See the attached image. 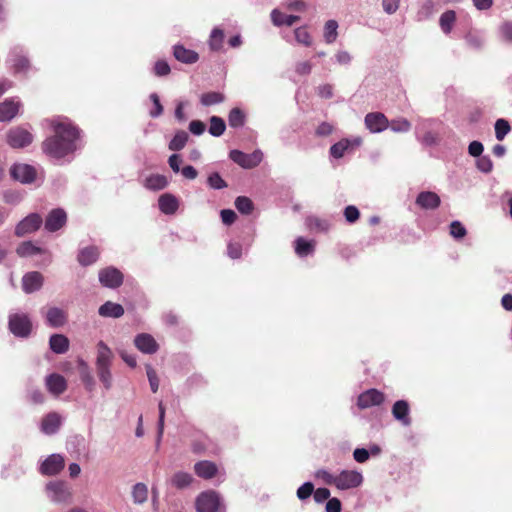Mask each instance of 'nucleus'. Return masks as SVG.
Segmentation results:
<instances>
[{"label":"nucleus","mask_w":512,"mask_h":512,"mask_svg":"<svg viewBox=\"0 0 512 512\" xmlns=\"http://www.w3.org/2000/svg\"><path fill=\"white\" fill-rule=\"evenodd\" d=\"M366 128L371 133H380L388 128L389 121L387 117L380 112H371L364 119Z\"/></svg>","instance_id":"nucleus-14"},{"label":"nucleus","mask_w":512,"mask_h":512,"mask_svg":"<svg viewBox=\"0 0 512 512\" xmlns=\"http://www.w3.org/2000/svg\"><path fill=\"white\" fill-rule=\"evenodd\" d=\"M456 20V13L453 10H447L440 16L439 25L445 34H449Z\"/></svg>","instance_id":"nucleus-36"},{"label":"nucleus","mask_w":512,"mask_h":512,"mask_svg":"<svg viewBox=\"0 0 512 512\" xmlns=\"http://www.w3.org/2000/svg\"><path fill=\"white\" fill-rule=\"evenodd\" d=\"M363 475L357 470H341L335 475V486L339 490H350L361 486Z\"/></svg>","instance_id":"nucleus-5"},{"label":"nucleus","mask_w":512,"mask_h":512,"mask_svg":"<svg viewBox=\"0 0 512 512\" xmlns=\"http://www.w3.org/2000/svg\"><path fill=\"white\" fill-rule=\"evenodd\" d=\"M45 318L47 325L53 328L62 327L67 322L65 311L58 307L49 308Z\"/></svg>","instance_id":"nucleus-21"},{"label":"nucleus","mask_w":512,"mask_h":512,"mask_svg":"<svg viewBox=\"0 0 512 512\" xmlns=\"http://www.w3.org/2000/svg\"><path fill=\"white\" fill-rule=\"evenodd\" d=\"M150 99L153 103L154 108L149 112L152 118H157L163 113V106L160 102L159 96L156 93L150 95Z\"/></svg>","instance_id":"nucleus-57"},{"label":"nucleus","mask_w":512,"mask_h":512,"mask_svg":"<svg viewBox=\"0 0 512 512\" xmlns=\"http://www.w3.org/2000/svg\"><path fill=\"white\" fill-rule=\"evenodd\" d=\"M360 216L359 210L356 206L349 205L344 210V217L347 222L354 223Z\"/></svg>","instance_id":"nucleus-58"},{"label":"nucleus","mask_w":512,"mask_h":512,"mask_svg":"<svg viewBox=\"0 0 512 512\" xmlns=\"http://www.w3.org/2000/svg\"><path fill=\"white\" fill-rule=\"evenodd\" d=\"M20 257H29L43 252V249L34 245L31 241L22 242L16 249Z\"/></svg>","instance_id":"nucleus-35"},{"label":"nucleus","mask_w":512,"mask_h":512,"mask_svg":"<svg viewBox=\"0 0 512 512\" xmlns=\"http://www.w3.org/2000/svg\"><path fill=\"white\" fill-rule=\"evenodd\" d=\"M384 394L376 389H369L358 396L357 405L360 409L370 408L382 404Z\"/></svg>","instance_id":"nucleus-15"},{"label":"nucleus","mask_w":512,"mask_h":512,"mask_svg":"<svg viewBox=\"0 0 512 512\" xmlns=\"http://www.w3.org/2000/svg\"><path fill=\"white\" fill-rule=\"evenodd\" d=\"M98 313L102 317L120 318L124 314V308L118 303L107 301L99 307Z\"/></svg>","instance_id":"nucleus-30"},{"label":"nucleus","mask_w":512,"mask_h":512,"mask_svg":"<svg viewBox=\"0 0 512 512\" xmlns=\"http://www.w3.org/2000/svg\"><path fill=\"white\" fill-rule=\"evenodd\" d=\"M46 492L52 502L67 504L72 501V490L64 481H50L46 485Z\"/></svg>","instance_id":"nucleus-4"},{"label":"nucleus","mask_w":512,"mask_h":512,"mask_svg":"<svg viewBox=\"0 0 512 512\" xmlns=\"http://www.w3.org/2000/svg\"><path fill=\"white\" fill-rule=\"evenodd\" d=\"M229 158L245 169H251L258 166L262 159L263 153L261 150H255L250 154H246L240 150H231L229 152Z\"/></svg>","instance_id":"nucleus-6"},{"label":"nucleus","mask_w":512,"mask_h":512,"mask_svg":"<svg viewBox=\"0 0 512 512\" xmlns=\"http://www.w3.org/2000/svg\"><path fill=\"white\" fill-rule=\"evenodd\" d=\"M66 222V212L62 208H55L48 213L44 227L48 232H56L60 230Z\"/></svg>","instance_id":"nucleus-11"},{"label":"nucleus","mask_w":512,"mask_h":512,"mask_svg":"<svg viewBox=\"0 0 512 512\" xmlns=\"http://www.w3.org/2000/svg\"><path fill=\"white\" fill-rule=\"evenodd\" d=\"M388 127L396 133L408 132L411 129V123L405 118L394 119L389 122Z\"/></svg>","instance_id":"nucleus-48"},{"label":"nucleus","mask_w":512,"mask_h":512,"mask_svg":"<svg viewBox=\"0 0 512 512\" xmlns=\"http://www.w3.org/2000/svg\"><path fill=\"white\" fill-rule=\"evenodd\" d=\"M134 344L138 350L145 354H154L159 349L154 337L148 333L138 334L134 339Z\"/></svg>","instance_id":"nucleus-16"},{"label":"nucleus","mask_w":512,"mask_h":512,"mask_svg":"<svg viewBox=\"0 0 512 512\" xmlns=\"http://www.w3.org/2000/svg\"><path fill=\"white\" fill-rule=\"evenodd\" d=\"M295 39L298 43L303 44L304 46H310L312 44V39L310 33L307 31L306 27H298L294 31Z\"/></svg>","instance_id":"nucleus-50"},{"label":"nucleus","mask_w":512,"mask_h":512,"mask_svg":"<svg viewBox=\"0 0 512 512\" xmlns=\"http://www.w3.org/2000/svg\"><path fill=\"white\" fill-rule=\"evenodd\" d=\"M61 422L60 415L56 412H51L42 419L40 429L46 435H53L59 430Z\"/></svg>","instance_id":"nucleus-18"},{"label":"nucleus","mask_w":512,"mask_h":512,"mask_svg":"<svg viewBox=\"0 0 512 512\" xmlns=\"http://www.w3.org/2000/svg\"><path fill=\"white\" fill-rule=\"evenodd\" d=\"M158 206L162 213L172 215L177 211L179 202L174 195L165 193L159 197Z\"/></svg>","instance_id":"nucleus-24"},{"label":"nucleus","mask_w":512,"mask_h":512,"mask_svg":"<svg viewBox=\"0 0 512 512\" xmlns=\"http://www.w3.org/2000/svg\"><path fill=\"white\" fill-rule=\"evenodd\" d=\"M99 250L95 246H88L81 249L78 253L77 260L82 266H89L97 261Z\"/></svg>","instance_id":"nucleus-28"},{"label":"nucleus","mask_w":512,"mask_h":512,"mask_svg":"<svg viewBox=\"0 0 512 512\" xmlns=\"http://www.w3.org/2000/svg\"><path fill=\"white\" fill-rule=\"evenodd\" d=\"M338 23L335 20H328L324 27V39L326 43L331 44L337 38Z\"/></svg>","instance_id":"nucleus-44"},{"label":"nucleus","mask_w":512,"mask_h":512,"mask_svg":"<svg viewBox=\"0 0 512 512\" xmlns=\"http://www.w3.org/2000/svg\"><path fill=\"white\" fill-rule=\"evenodd\" d=\"M7 143L12 148H24L33 141L32 133L21 126L13 127L7 132Z\"/></svg>","instance_id":"nucleus-7"},{"label":"nucleus","mask_w":512,"mask_h":512,"mask_svg":"<svg viewBox=\"0 0 512 512\" xmlns=\"http://www.w3.org/2000/svg\"><path fill=\"white\" fill-rule=\"evenodd\" d=\"M484 146L480 141H472L468 146V153L473 157H479L482 155Z\"/></svg>","instance_id":"nucleus-62"},{"label":"nucleus","mask_w":512,"mask_h":512,"mask_svg":"<svg viewBox=\"0 0 512 512\" xmlns=\"http://www.w3.org/2000/svg\"><path fill=\"white\" fill-rule=\"evenodd\" d=\"M307 224L310 229H317L320 231H327L329 229V223L326 220H321L317 217L308 218Z\"/></svg>","instance_id":"nucleus-56"},{"label":"nucleus","mask_w":512,"mask_h":512,"mask_svg":"<svg viewBox=\"0 0 512 512\" xmlns=\"http://www.w3.org/2000/svg\"><path fill=\"white\" fill-rule=\"evenodd\" d=\"M8 327L10 332L18 338H27L32 331V322L25 313L9 315Z\"/></svg>","instance_id":"nucleus-3"},{"label":"nucleus","mask_w":512,"mask_h":512,"mask_svg":"<svg viewBox=\"0 0 512 512\" xmlns=\"http://www.w3.org/2000/svg\"><path fill=\"white\" fill-rule=\"evenodd\" d=\"M170 71V66L166 61L159 60L154 65V73L157 76H166Z\"/></svg>","instance_id":"nucleus-60"},{"label":"nucleus","mask_w":512,"mask_h":512,"mask_svg":"<svg viewBox=\"0 0 512 512\" xmlns=\"http://www.w3.org/2000/svg\"><path fill=\"white\" fill-rule=\"evenodd\" d=\"M314 492V485L311 482H305L303 483L298 489H297V497L300 500H306L308 499Z\"/></svg>","instance_id":"nucleus-53"},{"label":"nucleus","mask_w":512,"mask_h":512,"mask_svg":"<svg viewBox=\"0 0 512 512\" xmlns=\"http://www.w3.org/2000/svg\"><path fill=\"white\" fill-rule=\"evenodd\" d=\"M299 20H300L299 16L286 15L278 9H273L271 12V21L277 27L284 26V25L290 27Z\"/></svg>","instance_id":"nucleus-31"},{"label":"nucleus","mask_w":512,"mask_h":512,"mask_svg":"<svg viewBox=\"0 0 512 512\" xmlns=\"http://www.w3.org/2000/svg\"><path fill=\"white\" fill-rule=\"evenodd\" d=\"M9 61L15 72H24L29 68V60L22 54V49L15 47L9 56Z\"/></svg>","instance_id":"nucleus-23"},{"label":"nucleus","mask_w":512,"mask_h":512,"mask_svg":"<svg viewBox=\"0 0 512 512\" xmlns=\"http://www.w3.org/2000/svg\"><path fill=\"white\" fill-rule=\"evenodd\" d=\"M43 223V219L38 213H31L23 218L15 227V235L23 237L27 234L37 231Z\"/></svg>","instance_id":"nucleus-9"},{"label":"nucleus","mask_w":512,"mask_h":512,"mask_svg":"<svg viewBox=\"0 0 512 512\" xmlns=\"http://www.w3.org/2000/svg\"><path fill=\"white\" fill-rule=\"evenodd\" d=\"M194 470L197 476L203 479L213 478L218 471L216 464L207 460L197 462L194 465Z\"/></svg>","instance_id":"nucleus-27"},{"label":"nucleus","mask_w":512,"mask_h":512,"mask_svg":"<svg viewBox=\"0 0 512 512\" xmlns=\"http://www.w3.org/2000/svg\"><path fill=\"white\" fill-rule=\"evenodd\" d=\"M54 135L42 143L43 152L53 159H63L80 148L81 131L66 118L50 120Z\"/></svg>","instance_id":"nucleus-1"},{"label":"nucleus","mask_w":512,"mask_h":512,"mask_svg":"<svg viewBox=\"0 0 512 512\" xmlns=\"http://www.w3.org/2000/svg\"><path fill=\"white\" fill-rule=\"evenodd\" d=\"M43 276L39 272L26 273L22 278V287L26 293H32L39 290L43 285Z\"/></svg>","instance_id":"nucleus-19"},{"label":"nucleus","mask_w":512,"mask_h":512,"mask_svg":"<svg viewBox=\"0 0 512 512\" xmlns=\"http://www.w3.org/2000/svg\"><path fill=\"white\" fill-rule=\"evenodd\" d=\"M65 465L63 456L52 454L48 456L40 466V472L43 475L53 476L60 473Z\"/></svg>","instance_id":"nucleus-12"},{"label":"nucleus","mask_w":512,"mask_h":512,"mask_svg":"<svg viewBox=\"0 0 512 512\" xmlns=\"http://www.w3.org/2000/svg\"><path fill=\"white\" fill-rule=\"evenodd\" d=\"M476 167L483 173H490L493 169V162L488 155H481L477 157Z\"/></svg>","instance_id":"nucleus-51"},{"label":"nucleus","mask_w":512,"mask_h":512,"mask_svg":"<svg viewBox=\"0 0 512 512\" xmlns=\"http://www.w3.org/2000/svg\"><path fill=\"white\" fill-rule=\"evenodd\" d=\"M188 138H189V135L186 131H184V130L177 131L169 143V149L172 151L182 150L185 147V145L188 141Z\"/></svg>","instance_id":"nucleus-37"},{"label":"nucleus","mask_w":512,"mask_h":512,"mask_svg":"<svg viewBox=\"0 0 512 512\" xmlns=\"http://www.w3.org/2000/svg\"><path fill=\"white\" fill-rule=\"evenodd\" d=\"M225 97L220 92H207L202 94L200 102L203 106H212L224 102Z\"/></svg>","instance_id":"nucleus-43"},{"label":"nucleus","mask_w":512,"mask_h":512,"mask_svg":"<svg viewBox=\"0 0 512 512\" xmlns=\"http://www.w3.org/2000/svg\"><path fill=\"white\" fill-rule=\"evenodd\" d=\"M146 373L152 392L156 393L159 388V378L156 371L150 365L146 366Z\"/></svg>","instance_id":"nucleus-54"},{"label":"nucleus","mask_w":512,"mask_h":512,"mask_svg":"<svg viewBox=\"0 0 512 512\" xmlns=\"http://www.w3.org/2000/svg\"><path fill=\"white\" fill-rule=\"evenodd\" d=\"M11 176L23 184H30L36 179V169L29 164H14L10 170Z\"/></svg>","instance_id":"nucleus-10"},{"label":"nucleus","mask_w":512,"mask_h":512,"mask_svg":"<svg viewBox=\"0 0 512 512\" xmlns=\"http://www.w3.org/2000/svg\"><path fill=\"white\" fill-rule=\"evenodd\" d=\"M132 498L135 504H143L148 498V488L144 483H136L132 488Z\"/></svg>","instance_id":"nucleus-39"},{"label":"nucleus","mask_w":512,"mask_h":512,"mask_svg":"<svg viewBox=\"0 0 512 512\" xmlns=\"http://www.w3.org/2000/svg\"><path fill=\"white\" fill-rule=\"evenodd\" d=\"M226 129L225 121L218 116H212L210 118L209 133L213 137H220L223 135Z\"/></svg>","instance_id":"nucleus-40"},{"label":"nucleus","mask_w":512,"mask_h":512,"mask_svg":"<svg viewBox=\"0 0 512 512\" xmlns=\"http://www.w3.org/2000/svg\"><path fill=\"white\" fill-rule=\"evenodd\" d=\"M349 146L350 141L348 139H342L330 147V155L336 159H339L344 156Z\"/></svg>","instance_id":"nucleus-45"},{"label":"nucleus","mask_w":512,"mask_h":512,"mask_svg":"<svg viewBox=\"0 0 512 512\" xmlns=\"http://www.w3.org/2000/svg\"><path fill=\"white\" fill-rule=\"evenodd\" d=\"M224 32L220 28H214L210 34L209 47L213 51H219L223 47Z\"/></svg>","instance_id":"nucleus-41"},{"label":"nucleus","mask_w":512,"mask_h":512,"mask_svg":"<svg viewBox=\"0 0 512 512\" xmlns=\"http://www.w3.org/2000/svg\"><path fill=\"white\" fill-rule=\"evenodd\" d=\"M326 512H341V502L338 498H329L325 506Z\"/></svg>","instance_id":"nucleus-64"},{"label":"nucleus","mask_w":512,"mask_h":512,"mask_svg":"<svg viewBox=\"0 0 512 512\" xmlns=\"http://www.w3.org/2000/svg\"><path fill=\"white\" fill-rule=\"evenodd\" d=\"M168 185L166 176L160 174H152L145 179L144 186L153 191L164 189Z\"/></svg>","instance_id":"nucleus-33"},{"label":"nucleus","mask_w":512,"mask_h":512,"mask_svg":"<svg viewBox=\"0 0 512 512\" xmlns=\"http://www.w3.org/2000/svg\"><path fill=\"white\" fill-rule=\"evenodd\" d=\"M46 387L53 395H60L67 389L65 378L57 373H52L46 377Z\"/></svg>","instance_id":"nucleus-20"},{"label":"nucleus","mask_w":512,"mask_h":512,"mask_svg":"<svg viewBox=\"0 0 512 512\" xmlns=\"http://www.w3.org/2000/svg\"><path fill=\"white\" fill-rule=\"evenodd\" d=\"M113 353L111 349L103 342L97 344L96 371L99 380L106 390L112 387L111 364Z\"/></svg>","instance_id":"nucleus-2"},{"label":"nucleus","mask_w":512,"mask_h":512,"mask_svg":"<svg viewBox=\"0 0 512 512\" xmlns=\"http://www.w3.org/2000/svg\"><path fill=\"white\" fill-rule=\"evenodd\" d=\"M100 283L108 288H117L123 282V274L114 267H108L99 271Z\"/></svg>","instance_id":"nucleus-13"},{"label":"nucleus","mask_w":512,"mask_h":512,"mask_svg":"<svg viewBox=\"0 0 512 512\" xmlns=\"http://www.w3.org/2000/svg\"><path fill=\"white\" fill-rule=\"evenodd\" d=\"M245 114L240 108H233L228 115V123L232 128H240L245 124Z\"/></svg>","instance_id":"nucleus-38"},{"label":"nucleus","mask_w":512,"mask_h":512,"mask_svg":"<svg viewBox=\"0 0 512 512\" xmlns=\"http://www.w3.org/2000/svg\"><path fill=\"white\" fill-rule=\"evenodd\" d=\"M314 242L307 241L303 237L295 240V252L299 257H306L314 252Z\"/></svg>","instance_id":"nucleus-34"},{"label":"nucleus","mask_w":512,"mask_h":512,"mask_svg":"<svg viewBox=\"0 0 512 512\" xmlns=\"http://www.w3.org/2000/svg\"><path fill=\"white\" fill-rule=\"evenodd\" d=\"M235 207L240 213L248 215L253 210V203L248 197L239 196L235 200Z\"/></svg>","instance_id":"nucleus-47"},{"label":"nucleus","mask_w":512,"mask_h":512,"mask_svg":"<svg viewBox=\"0 0 512 512\" xmlns=\"http://www.w3.org/2000/svg\"><path fill=\"white\" fill-rule=\"evenodd\" d=\"M192 481V475L186 472H177L173 475L171 479L172 485L178 489L188 487L192 483Z\"/></svg>","instance_id":"nucleus-42"},{"label":"nucleus","mask_w":512,"mask_h":512,"mask_svg":"<svg viewBox=\"0 0 512 512\" xmlns=\"http://www.w3.org/2000/svg\"><path fill=\"white\" fill-rule=\"evenodd\" d=\"M220 506L221 500L215 491L203 492L196 499L197 512H217Z\"/></svg>","instance_id":"nucleus-8"},{"label":"nucleus","mask_w":512,"mask_h":512,"mask_svg":"<svg viewBox=\"0 0 512 512\" xmlns=\"http://www.w3.org/2000/svg\"><path fill=\"white\" fill-rule=\"evenodd\" d=\"M221 220L225 225H231L235 222L237 215L231 209H223L221 210Z\"/></svg>","instance_id":"nucleus-63"},{"label":"nucleus","mask_w":512,"mask_h":512,"mask_svg":"<svg viewBox=\"0 0 512 512\" xmlns=\"http://www.w3.org/2000/svg\"><path fill=\"white\" fill-rule=\"evenodd\" d=\"M205 129V124L200 120H192L189 124V131L197 136L202 135Z\"/></svg>","instance_id":"nucleus-61"},{"label":"nucleus","mask_w":512,"mask_h":512,"mask_svg":"<svg viewBox=\"0 0 512 512\" xmlns=\"http://www.w3.org/2000/svg\"><path fill=\"white\" fill-rule=\"evenodd\" d=\"M440 203V197L431 191L420 192L416 198V204L426 210H434L440 206Z\"/></svg>","instance_id":"nucleus-17"},{"label":"nucleus","mask_w":512,"mask_h":512,"mask_svg":"<svg viewBox=\"0 0 512 512\" xmlns=\"http://www.w3.org/2000/svg\"><path fill=\"white\" fill-rule=\"evenodd\" d=\"M174 57L185 64H193L198 61V53L194 50L185 48L183 45H175L173 47Z\"/></svg>","instance_id":"nucleus-25"},{"label":"nucleus","mask_w":512,"mask_h":512,"mask_svg":"<svg viewBox=\"0 0 512 512\" xmlns=\"http://www.w3.org/2000/svg\"><path fill=\"white\" fill-rule=\"evenodd\" d=\"M49 347L56 354H64L69 349V339L63 334H53L49 339Z\"/></svg>","instance_id":"nucleus-29"},{"label":"nucleus","mask_w":512,"mask_h":512,"mask_svg":"<svg viewBox=\"0 0 512 512\" xmlns=\"http://www.w3.org/2000/svg\"><path fill=\"white\" fill-rule=\"evenodd\" d=\"M466 234H467V230L460 221L455 220V221L451 222L450 235L453 238L459 240V239H462L463 237H465Z\"/></svg>","instance_id":"nucleus-52"},{"label":"nucleus","mask_w":512,"mask_h":512,"mask_svg":"<svg viewBox=\"0 0 512 512\" xmlns=\"http://www.w3.org/2000/svg\"><path fill=\"white\" fill-rule=\"evenodd\" d=\"M315 477L323 480V482L327 485L333 486L335 483V475L328 472L325 469H319L315 472Z\"/></svg>","instance_id":"nucleus-59"},{"label":"nucleus","mask_w":512,"mask_h":512,"mask_svg":"<svg viewBox=\"0 0 512 512\" xmlns=\"http://www.w3.org/2000/svg\"><path fill=\"white\" fill-rule=\"evenodd\" d=\"M78 367L80 379L85 385V388L90 392L93 391L95 387V380L90 372L88 364L84 360L80 359L78 361Z\"/></svg>","instance_id":"nucleus-32"},{"label":"nucleus","mask_w":512,"mask_h":512,"mask_svg":"<svg viewBox=\"0 0 512 512\" xmlns=\"http://www.w3.org/2000/svg\"><path fill=\"white\" fill-rule=\"evenodd\" d=\"M207 184L210 188L220 190L227 187L226 181L218 172H213L208 176Z\"/></svg>","instance_id":"nucleus-49"},{"label":"nucleus","mask_w":512,"mask_h":512,"mask_svg":"<svg viewBox=\"0 0 512 512\" xmlns=\"http://www.w3.org/2000/svg\"><path fill=\"white\" fill-rule=\"evenodd\" d=\"M159 419H158V427H157V444L160 443L163 432H164V420H165V407L162 401L159 402Z\"/></svg>","instance_id":"nucleus-55"},{"label":"nucleus","mask_w":512,"mask_h":512,"mask_svg":"<svg viewBox=\"0 0 512 512\" xmlns=\"http://www.w3.org/2000/svg\"><path fill=\"white\" fill-rule=\"evenodd\" d=\"M392 414L394 418L400 421L404 426H409L411 424V419L409 417V404L407 401H396L392 407Z\"/></svg>","instance_id":"nucleus-22"},{"label":"nucleus","mask_w":512,"mask_h":512,"mask_svg":"<svg viewBox=\"0 0 512 512\" xmlns=\"http://www.w3.org/2000/svg\"><path fill=\"white\" fill-rule=\"evenodd\" d=\"M19 102L14 100H5L0 103V122L12 120L19 111Z\"/></svg>","instance_id":"nucleus-26"},{"label":"nucleus","mask_w":512,"mask_h":512,"mask_svg":"<svg viewBox=\"0 0 512 512\" xmlns=\"http://www.w3.org/2000/svg\"><path fill=\"white\" fill-rule=\"evenodd\" d=\"M494 128L495 137L499 141H502L511 130L509 122L505 119H498L495 122Z\"/></svg>","instance_id":"nucleus-46"}]
</instances>
